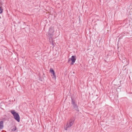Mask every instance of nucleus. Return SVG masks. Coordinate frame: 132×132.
<instances>
[{
	"instance_id": "4",
	"label": "nucleus",
	"mask_w": 132,
	"mask_h": 132,
	"mask_svg": "<svg viewBox=\"0 0 132 132\" xmlns=\"http://www.w3.org/2000/svg\"><path fill=\"white\" fill-rule=\"evenodd\" d=\"M71 101L72 106L73 107V109L76 111H79L78 106L77 104L75 103V100L71 98Z\"/></svg>"
},
{
	"instance_id": "7",
	"label": "nucleus",
	"mask_w": 132,
	"mask_h": 132,
	"mask_svg": "<svg viewBox=\"0 0 132 132\" xmlns=\"http://www.w3.org/2000/svg\"><path fill=\"white\" fill-rule=\"evenodd\" d=\"M3 121H2L0 122V129H2L3 127Z\"/></svg>"
},
{
	"instance_id": "8",
	"label": "nucleus",
	"mask_w": 132,
	"mask_h": 132,
	"mask_svg": "<svg viewBox=\"0 0 132 132\" xmlns=\"http://www.w3.org/2000/svg\"><path fill=\"white\" fill-rule=\"evenodd\" d=\"M50 43H51L52 44V45L53 46H54V42H53V38H52V41L51 40V42H50Z\"/></svg>"
},
{
	"instance_id": "10",
	"label": "nucleus",
	"mask_w": 132,
	"mask_h": 132,
	"mask_svg": "<svg viewBox=\"0 0 132 132\" xmlns=\"http://www.w3.org/2000/svg\"><path fill=\"white\" fill-rule=\"evenodd\" d=\"M3 11V9H1V7H0V13H2Z\"/></svg>"
},
{
	"instance_id": "3",
	"label": "nucleus",
	"mask_w": 132,
	"mask_h": 132,
	"mask_svg": "<svg viewBox=\"0 0 132 132\" xmlns=\"http://www.w3.org/2000/svg\"><path fill=\"white\" fill-rule=\"evenodd\" d=\"M11 112L13 116L15 119L18 122H19L20 118L18 114L16 112L15 110H11Z\"/></svg>"
},
{
	"instance_id": "6",
	"label": "nucleus",
	"mask_w": 132,
	"mask_h": 132,
	"mask_svg": "<svg viewBox=\"0 0 132 132\" xmlns=\"http://www.w3.org/2000/svg\"><path fill=\"white\" fill-rule=\"evenodd\" d=\"M50 71L51 73L52 74L53 76L52 77L53 78L54 80H55L56 79V76L55 75L54 71L53 69L52 68H51L50 69Z\"/></svg>"
},
{
	"instance_id": "9",
	"label": "nucleus",
	"mask_w": 132,
	"mask_h": 132,
	"mask_svg": "<svg viewBox=\"0 0 132 132\" xmlns=\"http://www.w3.org/2000/svg\"><path fill=\"white\" fill-rule=\"evenodd\" d=\"M17 129L16 127L15 126H14L13 127V128L12 129V131H15Z\"/></svg>"
},
{
	"instance_id": "5",
	"label": "nucleus",
	"mask_w": 132,
	"mask_h": 132,
	"mask_svg": "<svg viewBox=\"0 0 132 132\" xmlns=\"http://www.w3.org/2000/svg\"><path fill=\"white\" fill-rule=\"evenodd\" d=\"M71 60L72 61L71 64H73L76 60V56L73 55L72 56L71 58L69 59L68 62H69Z\"/></svg>"
},
{
	"instance_id": "2",
	"label": "nucleus",
	"mask_w": 132,
	"mask_h": 132,
	"mask_svg": "<svg viewBox=\"0 0 132 132\" xmlns=\"http://www.w3.org/2000/svg\"><path fill=\"white\" fill-rule=\"evenodd\" d=\"M54 32V28L52 27H50L48 30L47 36L49 37V40L51 42V40L52 41V37L53 36V33Z\"/></svg>"
},
{
	"instance_id": "1",
	"label": "nucleus",
	"mask_w": 132,
	"mask_h": 132,
	"mask_svg": "<svg viewBox=\"0 0 132 132\" xmlns=\"http://www.w3.org/2000/svg\"><path fill=\"white\" fill-rule=\"evenodd\" d=\"M75 119L73 118H71L69 120V121L67 122V124L64 127V129L67 130L68 128H70L73 125Z\"/></svg>"
}]
</instances>
